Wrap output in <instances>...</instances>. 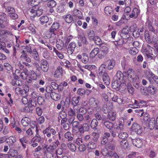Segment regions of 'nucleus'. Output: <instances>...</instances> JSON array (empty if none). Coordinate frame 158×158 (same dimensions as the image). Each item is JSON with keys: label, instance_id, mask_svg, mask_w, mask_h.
Returning a JSON list of instances; mask_svg holds the SVG:
<instances>
[{"label": "nucleus", "instance_id": "obj_1", "mask_svg": "<svg viewBox=\"0 0 158 158\" xmlns=\"http://www.w3.org/2000/svg\"><path fill=\"white\" fill-rule=\"evenodd\" d=\"M114 80L112 84L114 88H118L122 85L126 86V82H132L137 88L140 83L139 77L131 69H129L127 72H124L123 73L120 71H118Z\"/></svg>", "mask_w": 158, "mask_h": 158}, {"label": "nucleus", "instance_id": "obj_2", "mask_svg": "<svg viewBox=\"0 0 158 158\" xmlns=\"http://www.w3.org/2000/svg\"><path fill=\"white\" fill-rule=\"evenodd\" d=\"M90 106L88 110V111L90 114L93 112H99L101 110V108L98 104V102L96 101L94 98H92L89 100Z\"/></svg>", "mask_w": 158, "mask_h": 158}, {"label": "nucleus", "instance_id": "obj_3", "mask_svg": "<svg viewBox=\"0 0 158 158\" xmlns=\"http://www.w3.org/2000/svg\"><path fill=\"white\" fill-rule=\"evenodd\" d=\"M153 49L149 45H147V48L145 49H143L142 50V52L145 54L148 58H150L151 59L154 57L157 56V54L154 51L152 52Z\"/></svg>", "mask_w": 158, "mask_h": 158}, {"label": "nucleus", "instance_id": "obj_4", "mask_svg": "<svg viewBox=\"0 0 158 158\" xmlns=\"http://www.w3.org/2000/svg\"><path fill=\"white\" fill-rule=\"evenodd\" d=\"M149 127L151 130L153 129L154 127L158 129V117L156 119L152 118L150 119L149 122Z\"/></svg>", "mask_w": 158, "mask_h": 158}, {"label": "nucleus", "instance_id": "obj_5", "mask_svg": "<svg viewBox=\"0 0 158 158\" xmlns=\"http://www.w3.org/2000/svg\"><path fill=\"white\" fill-rule=\"evenodd\" d=\"M51 133L52 135H55L56 131L54 129L48 127L43 131V133L48 137H50L51 135Z\"/></svg>", "mask_w": 158, "mask_h": 158}, {"label": "nucleus", "instance_id": "obj_6", "mask_svg": "<svg viewBox=\"0 0 158 158\" xmlns=\"http://www.w3.org/2000/svg\"><path fill=\"white\" fill-rule=\"evenodd\" d=\"M131 129L132 131L138 135L140 134L142 132L141 127L136 123L133 124L131 127Z\"/></svg>", "mask_w": 158, "mask_h": 158}, {"label": "nucleus", "instance_id": "obj_7", "mask_svg": "<svg viewBox=\"0 0 158 158\" xmlns=\"http://www.w3.org/2000/svg\"><path fill=\"white\" fill-rule=\"evenodd\" d=\"M78 44L80 47L88 43L86 38L83 35H78Z\"/></svg>", "mask_w": 158, "mask_h": 158}, {"label": "nucleus", "instance_id": "obj_8", "mask_svg": "<svg viewBox=\"0 0 158 158\" xmlns=\"http://www.w3.org/2000/svg\"><path fill=\"white\" fill-rule=\"evenodd\" d=\"M40 68L42 71L44 72L48 71L49 68V64L48 61L45 60L41 61L40 63Z\"/></svg>", "mask_w": 158, "mask_h": 158}, {"label": "nucleus", "instance_id": "obj_9", "mask_svg": "<svg viewBox=\"0 0 158 158\" xmlns=\"http://www.w3.org/2000/svg\"><path fill=\"white\" fill-rule=\"evenodd\" d=\"M59 144V141H56L52 143L48 148H47V150L48 152L52 153L53 151L56 148Z\"/></svg>", "mask_w": 158, "mask_h": 158}, {"label": "nucleus", "instance_id": "obj_10", "mask_svg": "<svg viewBox=\"0 0 158 158\" xmlns=\"http://www.w3.org/2000/svg\"><path fill=\"white\" fill-rule=\"evenodd\" d=\"M76 58L79 60H81L84 63H87L89 61L88 56L87 54L85 53H82L81 55H78Z\"/></svg>", "mask_w": 158, "mask_h": 158}, {"label": "nucleus", "instance_id": "obj_11", "mask_svg": "<svg viewBox=\"0 0 158 158\" xmlns=\"http://www.w3.org/2000/svg\"><path fill=\"white\" fill-rule=\"evenodd\" d=\"M7 20L6 15L2 13L0 15V28H3Z\"/></svg>", "mask_w": 158, "mask_h": 158}, {"label": "nucleus", "instance_id": "obj_12", "mask_svg": "<svg viewBox=\"0 0 158 158\" xmlns=\"http://www.w3.org/2000/svg\"><path fill=\"white\" fill-rule=\"evenodd\" d=\"M59 27V23L56 22H54L49 29V32L52 35H55L54 32L58 29Z\"/></svg>", "mask_w": 158, "mask_h": 158}, {"label": "nucleus", "instance_id": "obj_13", "mask_svg": "<svg viewBox=\"0 0 158 158\" xmlns=\"http://www.w3.org/2000/svg\"><path fill=\"white\" fill-rule=\"evenodd\" d=\"M78 129L80 132L83 133L85 131H87L89 130V127L87 124L85 123L82 125L79 126Z\"/></svg>", "mask_w": 158, "mask_h": 158}, {"label": "nucleus", "instance_id": "obj_14", "mask_svg": "<svg viewBox=\"0 0 158 158\" xmlns=\"http://www.w3.org/2000/svg\"><path fill=\"white\" fill-rule=\"evenodd\" d=\"M116 64L115 60L113 59L109 60L108 61V65L107 67L108 69L111 70L112 69Z\"/></svg>", "mask_w": 158, "mask_h": 158}, {"label": "nucleus", "instance_id": "obj_15", "mask_svg": "<svg viewBox=\"0 0 158 158\" xmlns=\"http://www.w3.org/2000/svg\"><path fill=\"white\" fill-rule=\"evenodd\" d=\"M102 75V79L106 85H109L110 82V79L107 73H104Z\"/></svg>", "mask_w": 158, "mask_h": 158}, {"label": "nucleus", "instance_id": "obj_16", "mask_svg": "<svg viewBox=\"0 0 158 158\" xmlns=\"http://www.w3.org/2000/svg\"><path fill=\"white\" fill-rule=\"evenodd\" d=\"M132 142L133 145L138 148H141L143 145V142L140 139L132 140Z\"/></svg>", "mask_w": 158, "mask_h": 158}, {"label": "nucleus", "instance_id": "obj_17", "mask_svg": "<svg viewBox=\"0 0 158 158\" xmlns=\"http://www.w3.org/2000/svg\"><path fill=\"white\" fill-rule=\"evenodd\" d=\"M63 73L62 68L60 66L58 67L54 73V76L55 77H58L61 76Z\"/></svg>", "mask_w": 158, "mask_h": 158}, {"label": "nucleus", "instance_id": "obj_18", "mask_svg": "<svg viewBox=\"0 0 158 158\" xmlns=\"http://www.w3.org/2000/svg\"><path fill=\"white\" fill-rule=\"evenodd\" d=\"M76 46L75 43L71 42L68 46L67 52L69 54H71L74 51Z\"/></svg>", "mask_w": 158, "mask_h": 158}, {"label": "nucleus", "instance_id": "obj_19", "mask_svg": "<svg viewBox=\"0 0 158 158\" xmlns=\"http://www.w3.org/2000/svg\"><path fill=\"white\" fill-rule=\"evenodd\" d=\"M126 83V86H125L124 85H121L119 86V87H122L123 86H124L125 87H124L123 88H126L127 87L128 89V91L129 92V93L131 94H133L134 91L133 87H132L130 83L129 82H127Z\"/></svg>", "mask_w": 158, "mask_h": 158}, {"label": "nucleus", "instance_id": "obj_20", "mask_svg": "<svg viewBox=\"0 0 158 158\" xmlns=\"http://www.w3.org/2000/svg\"><path fill=\"white\" fill-rule=\"evenodd\" d=\"M22 55L20 56V58L22 60H24L28 62H30L31 61V58L27 55L24 51H23L22 52Z\"/></svg>", "mask_w": 158, "mask_h": 158}, {"label": "nucleus", "instance_id": "obj_21", "mask_svg": "<svg viewBox=\"0 0 158 158\" xmlns=\"http://www.w3.org/2000/svg\"><path fill=\"white\" fill-rule=\"evenodd\" d=\"M21 122L22 124L23 127H27L30 123L31 120L30 118L25 117L23 118Z\"/></svg>", "mask_w": 158, "mask_h": 158}, {"label": "nucleus", "instance_id": "obj_22", "mask_svg": "<svg viewBox=\"0 0 158 158\" xmlns=\"http://www.w3.org/2000/svg\"><path fill=\"white\" fill-rule=\"evenodd\" d=\"M139 13V10L137 8H134L130 14L129 17L131 18H136L137 17Z\"/></svg>", "mask_w": 158, "mask_h": 158}, {"label": "nucleus", "instance_id": "obj_23", "mask_svg": "<svg viewBox=\"0 0 158 158\" xmlns=\"http://www.w3.org/2000/svg\"><path fill=\"white\" fill-rule=\"evenodd\" d=\"M64 45V43L61 40L59 39L56 40V47L58 50H61L63 48Z\"/></svg>", "mask_w": 158, "mask_h": 158}, {"label": "nucleus", "instance_id": "obj_24", "mask_svg": "<svg viewBox=\"0 0 158 158\" xmlns=\"http://www.w3.org/2000/svg\"><path fill=\"white\" fill-rule=\"evenodd\" d=\"M51 97L55 101H57L60 99L61 95L55 92H52L50 94Z\"/></svg>", "mask_w": 158, "mask_h": 158}, {"label": "nucleus", "instance_id": "obj_25", "mask_svg": "<svg viewBox=\"0 0 158 158\" xmlns=\"http://www.w3.org/2000/svg\"><path fill=\"white\" fill-rule=\"evenodd\" d=\"M157 89L153 85L149 86L148 87V90L149 93L151 94H155L157 91Z\"/></svg>", "mask_w": 158, "mask_h": 158}, {"label": "nucleus", "instance_id": "obj_26", "mask_svg": "<svg viewBox=\"0 0 158 158\" xmlns=\"http://www.w3.org/2000/svg\"><path fill=\"white\" fill-rule=\"evenodd\" d=\"M29 72L26 69H23V72L20 73V77L23 79H26L28 76Z\"/></svg>", "mask_w": 158, "mask_h": 158}, {"label": "nucleus", "instance_id": "obj_27", "mask_svg": "<svg viewBox=\"0 0 158 158\" xmlns=\"http://www.w3.org/2000/svg\"><path fill=\"white\" fill-rule=\"evenodd\" d=\"M129 53L132 55H135L137 54L139 51L135 47H131L128 49Z\"/></svg>", "mask_w": 158, "mask_h": 158}, {"label": "nucleus", "instance_id": "obj_28", "mask_svg": "<svg viewBox=\"0 0 158 158\" xmlns=\"http://www.w3.org/2000/svg\"><path fill=\"white\" fill-rule=\"evenodd\" d=\"M99 49L98 48H96L93 49L90 53V57L93 58L96 56L99 53Z\"/></svg>", "mask_w": 158, "mask_h": 158}, {"label": "nucleus", "instance_id": "obj_29", "mask_svg": "<svg viewBox=\"0 0 158 158\" xmlns=\"http://www.w3.org/2000/svg\"><path fill=\"white\" fill-rule=\"evenodd\" d=\"M104 125L109 129H111L112 128H114L115 129H118V127H114V125L111 122H106L104 123Z\"/></svg>", "mask_w": 158, "mask_h": 158}, {"label": "nucleus", "instance_id": "obj_30", "mask_svg": "<svg viewBox=\"0 0 158 158\" xmlns=\"http://www.w3.org/2000/svg\"><path fill=\"white\" fill-rule=\"evenodd\" d=\"M60 117L62 119L61 120V124L62 125H63V124L65 123L67 121V118H66V115L65 113L62 112L60 113Z\"/></svg>", "mask_w": 158, "mask_h": 158}, {"label": "nucleus", "instance_id": "obj_31", "mask_svg": "<svg viewBox=\"0 0 158 158\" xmlns=\"http://www.w3.org/2000/svg\"><path fill=\"white\" fill-rule=\"evenodd\" d=\"M104 11L106 14L108 16H109L111 15L113 9L111 6H107L105 8Z\"/></svg>", "mask_w": 158, "mask_h": 158}, {"label": "nucleus", "instance_id": "obj_32", "mask_svg": "<svg viewBox=\"0 0 158 158\" xmlns=\"http://www.w3.org/2000/svg\"><path fill=\"white\" fill-rule=\"evenodd\" d=\"M79 98L78 97H73L72 100V103L74 106V109L75 110V106L79 103Z\"/></svg>", "mask_w": 158, "mask_h": 158}, {"label": "nucleus", "instance_id": "obj_33", "mask_svg": "<svg viewBox=\"0 0 158 158\" xmlns=\"http://www.w3.org/2000/svg\"><path fill=\"white\" fill-rule=\"evenodd\" d=\"M116 112L114 111H111L109 112L108 114V117L112 121H114L116 118Z\"/></svg>", "mask_w": 158, "mask_h": 158}, {"label": "nucleus", "instance_id": "obj_34", "mask_svg": "<svg viewBox=\"0 0 158 158\" xmlns=\"http://www.w3.org/2000/svg\"><path fill=\"white\" fill-rule=\"evenodd\" d=\"M106 66L105 64H102L100 66L99 69V74L102 75L104 73H106Z\"/></svg>", "mask_w": 158, "mask_h": 158}, {"label": "nucleus", "instance_id": "obj_35", "mask_svg": "<svg viewBox=\"0 0 158 158\" xmlns=\"http://www.w3.org/2000/svg\"><path fill=\"white\" fill-rule=\"evenodd\" d=\"M118 137L123 140L125 139L128 137V134L126 132H121L118 134Z\"/></svg>", "mask_w": 158, "mask_h": 158}, {"label": "nucleus", "instance_id": "obj_36", "mask_svg": "<svg viewBox=\"0 0 158 158\" xmlns=\"http://www.w3.org/2000/svg\"><path fill=\"white\" fill-rule=\"evenodd\" d=\"M40 20L41 23L43 24L47 23L49 20V19L47 16H44L40 17Z\"/></svg>", "mask_w": 158, "mask_h": 158}, {"label": "nucleus", "instance_id": "obj_37", "mask_svg": "<svg viewBox=\"0 0 158 158\" xmlns=\"http://www.w3.org/2000/svg\"><path fill=\"white\" fill-rule=\"evenodd\" d=\"M65 21L68 23H71L73 20V18L72 16L70 14H68L66 15L64 17Z\"/></svg>", "mask_w": 158, "mask_h": 158}, {"label": "nucleus", "instance_id": "obj_38", "mask_svg": "<svg viewBox=\"0 0 158 158\" xmlns=\"http://www.w3.org/2000/svg\"><path fill=\"white\" fill-rule=\"evenodd\" d=\"M68 148L72 152H75L76 148V146L73 143H69L68 144Z\"/></svg>", "mask_w": 158, "mask_h": 158}, {"label": "nucleus", "instance_id": "obj_39", "mask_svg": "<svg viewBox=\"0 0 158 158\" xmlns=\"http://www.w3.org/2000/svg\"><path fill=\"white\" fill-rule=\"evenodd\" d=\"M16 141V139L14 136H10L8 139H6V141L7 143L9 142L11 144L13 143Z\"/></svg>", "mask_w": 158, "mask_h": 158}, {"label": "nucleus", "instance_id": "obj_40", "mask_svg": "<svg viewBox=\"0 0 158 158\" xmlns=\"http://www.w3.org/2000/svg\"><path fill=\"white\" fill-rule=\"evenodd\" d=\"M108 104L109 103H106V104H105L103 106V111L105 113H108L110 109V107L108 106Z\"/></svg>", "mask_w": 158, "mask_h": 158}, {"label": "nucleus", "instance_id": "obj_41", "mask_svg": "<svg viewBox=\"0 0 158 158\" xmlns=\"http://www.w3.org/2000/svg\"><path fill=\"white\" fill-rule=\"evenodd\" d=\"M64 136L65 138L67 139L69 141H72L73 139L72 135H71V132L69 131L66 132Z\"/></svg>", "mask_w": 158, "mask_h": 158}, {"label": "nucleus", "instance_id": "obj_42", "mask_svg": "<svg viewBox=\"0 0 158 158\" xmlns=\"http://www.w3.org/2000/svg\"><path fill=\"white\" fill-rule=\"evenodd\" d=\"M37 102L35 99L30 100L28 102V106L30 107H35L36 106Z\"/></svg>", "mask_w": 158, "mask_h": 158}, {"label": "nucleus", "instance_id": "obj_43", "mask_svg": "<svg viewBox=\"0 0 158 158\" xmlns=\"http://www.w3.org/2000/svg\"><path fill=\"white\" fill-rule=\"evenodd\" d=\"M113 140V139H109L106 138L104 137L103 136L102 137L101 141V144L102 145H105L107 142L108 141L110 142H112Z\"/></svg>", "mask_w": 158, "mask_h": 158}, {"label": "nucleus", "instance_id": "obj_44", "mask_svg": "<svg viewBox=\"0 0 158 158\" xmlns=\"http://www.w3.org/2000/svg\"><path fill=\"white\" fill-rule=\"evenodd\" d=\"M139 104V101L137 100H135L134 102V105L133 107L131 106H133V105L131 104L129 105V106L130 107H132L133 108H139L140 107L141 105H140Z\"/></svg>", "mask_w": 158, "mask_h": 158}, {"label": "nucleus", "instance_id": "obj_45", "mask_svg": "<svg viewBox=\"0 0 158 158\" xmlns=\"http://www.w3.org/2000/svg\"><path fill=\"white\" fill-rule=\"evenodd\" d=\"M29 75L30 77L34 80H35L37 78L36 74L34 71H30Z\"/></svg>", "mask_w": 158, "mask_h": 158}, {"label": "nucleus", "instance_id": "obj_46", "mask_svg": "<svg viewBox=\"0 0 158 158\" xmlns=\"http://www.w3.org/2000/svg\"><path fill=\"white\" fill-rule=\"evenodd\" d=\"M53 51L55 52L56 55L60 59H62L64 58V56L62 53L58 51L54 48Z\"/></svg>", "mask_w": 158, "mask_h": 158}, {"label": "nucleus", "instance_id": "obj_47", "mask_svg": "<svg viewBox=\"0 0 158 158\" xmlns=\"http://www.w3.org/2000/svg\"><path fill=\"white\" fill-rule=\"evenodd\" d=\"M97 147L96 144L94 142H90L88 144V148L90 149H95Z\"/></svg>", "mask_w": 158, "mask_h": 158}, {"label": "nucleus", "instance_id": "obj_48", "mask_svg": "<svg viewBox=\"0 0 158 158\" xmlns=\"http://www.w3.org/2000/svg\"><path fill=\"white\" fill-rule=\"evenodd\" d=\"M56 4V2L53 0L49 1L47 3V6L51 8L54 7Z\"/></svg>", "mask_w": 158, "mask_h": 158}, {"label": "nucleus", "instance_id": "obj_49", "mask_svg": "<svg viewBox=\"0 0 158 158\" xmlns=\"http://www.w3.org/2000/svg\"><path fill=\"white\" fill-rule=\"evenodd\" d=\"M76 109L75 110H73L71 108H69L68 111V115L72 116H75V112H77V110L76 111Z\"/></svg>", "mask_w": 158, "mask_h": 158}, {"label": "nucleus", "instance_id": "obj_50", "mask_svg": "<svg viewBox=\"0 0 158 158\" xmlns=\"http://www.w3.org/2000/svg\"><path fill=\"white\" fill-rule=\"evenodd\" d=\"M18 154V152L16 150L13 149H10L8 152V155L12 157H15Z\"/></svg>", "mask_w": 158, "mask_h": 158}, {"label": "nucleus", "instance_id": "obj_51", "mask_svg": "<svg viewBox=\"0 0 158 158\" xmlns=\"http://www.w3.org/2000/svg\"><path fill=\"white\" fill-rule=\"evenodd\" d=\"M96 44L99 45L102 43L101 40L100 38L98 36H95V38L93 40Z\"/></svg>", "mask_w": 158, "mask_h": 158}, {"label": "nucleus", "instance_id": "obj_52", "mask_svg": "<svg viewBox=\"0 0 158 158\" xmlns=\"http://www.w3.org/2000/svg\"><path fill=\"white\" fill-rule=\"evenodd\" d=\"M88 36L89 40L91 41L93 40L95 36L93 31H91L88 33Z\"/></svg>", "mask_w": 158, "mask_h": 158}, {"label": "nucleus", "instance_id": "obj_53", "mask_svg": "<svg viewBox=\"0 0 158 158\" xmlns=\"http://www.w3.org/2000/svg\"><path fill=\"white\" fill-rule=\"evenodd\" d=\"M32 56L35 60H38L39 59L38 54L35 49H34L33 50Z\"/></svg>", "mask_w": 158, "mask_h": 158}, {"label": "nucleus", "instance_id": "obj_54", "mask_svg": "<svg viewBox=\"0 0 158 158\" xmlns=\"http://www.w3.org/2000/svg\"><path fill=\"white\" fill-rule=\"evenodd\" d=\"M98 124V122L97 120L95 119H93L91 124V127L93 129L97 127Z\"/></svg>", "mask_w": 158, "mask_h": 158}, {"label": "nucleus", "instance_id": "obj_55", "mask_svg": "<svg viewBox=\"0 0 158 158\" xmlns=\"http://www.w3.org/2000/svg\"><path fill=\"white\" fill-rule=\"evenodd\" d=\"M129 28L127 27L124 28L122 29V35H127L129 36V35L128 34L129 32Z\"/></svg>", "mask_w": 158, "mask_h": 158}, {"label": "nucleus", "instance_id": "obj_56", "mask_svg": "<svg viewBox=\"0 0 158 158\" xmlns=\"http://www.w3.org/2000/svg\"><path fill=\"white\" fill-rule=\"evenodd\" d=\"M39 140V139H38L37 137H34L31 140V141L33 142V143L31 144V146L33 147H36L38 144L37 143H35V142L38 141Z\"/></svg>", "mask_w": 158, "mask_h": 158}, {"label": "nucleus", "instance_id": "obj_57", "mask_svg": "<svg viewBox=\"0 0 158 158\" xmlns=\"http://www.w3.org/2000/svg\"><path fill=\"white\" fill-rule=\"evenodd\" d=\"M56 11L58 13H62L64 11V6L62 5H60L57 7Z\"/></svg>", "mask_w": 158, "mask_h": 158}, {"label": "nucleus", "instance_id": "obj_58", "mask_svg": "<svg viewBox=\"0 0 158 158\" xmlns=\"http://www.w3.org/2000/svg\"><path fill=\"white\" fill-rule=\"evenodd\" d=\"M19 140L23 148H25L26 147V138L24 137H23L21 138Z\"/></svg>", "mask_w": 158, "mask_h": 158}, {"label": "nucleus", "instance_id": "obj_59", "mask_svg": "<svg viewBox=\"0 0 158 158\" xmlns=\"http://www.w3.org/2000/svg\"><path fill=\"white\" fill-rule=\"evenodd\" d=\"M73 126V132L74 133H76L75 131L74 128H77L79 125V123L78 122L75 121H74L73 123L72 124Z\"/></svg>", "mask_w": 158, "mask_h": 158}, {"label": "nucleus", "instance_id": "obj_60", "mask_svg": "<svg viewBox=\"0 0 158 158\" xmlns=\"http://www.w3.org/2000/svg\"><path fill=\"white\" fill-rule=\"evenodd\" d=\"M8 14V15L12 19H15L18 18V15L14 12H13L12 13H9Z\"/></svg>", "mask_w": 158, "mask_h": 158}, {"label": "nucleus", "instance_id": "obj_61", "mask_svg": "<svg viewBox=\"0 0 158 158\" xmlns=\"http://www.w3.org/2000/svg\"><path fill=\"white\" fill-rule=\"evenodd\" d=\"M108 151V150L106 148H104L101 149V153L103 156H107Z\"/></svg>", "mask_w": 158, "mask_h": 158}, {"label": "nucleus", "instance_id": "obj_62", "mask_svg": "<svg viewBox=\"0 0 158 158\" xmlns=\"http://www.w3.org/2000/svg\"><path fill=\"white\" fill-rule=\"evenodd\" d=\"M85 93V91L84 89L83 88H79L77 90L78 94L80 95H84Z\"/></svg>", "mask_w": 158, "mask_h": 158}, {"label": "nucleus", "instance_id": "obj_63", "mask_svg": "<svg viewBox=\"0 0 158 158\" xmlns=\"http://www.w3.org/2000/svg\"><path fill=\"white\" fill-rule=\"evenodd\" d=\"M101 50L103 52H104L106 54H107L108 52H109V48L108 47L106 46H103L101 48Z\"/></svg>", "mask_w": 158, "mask_h": 158}, {"label": "nucleus", "instance_id": "obj_64", "mask_svg": "<svg viewBox=\"0 0 158 158\" xmlns=\"http://www.w3.org/2000/svg\"><path fill=\"white\" fill-rule=\"evenodd\" d=\"M92 135L93 137V139L95 141H97L99 137V134L96 132L92 133Z\"/></svg>", "mask_w": 158, "mask_h": 158}]
</instances>
